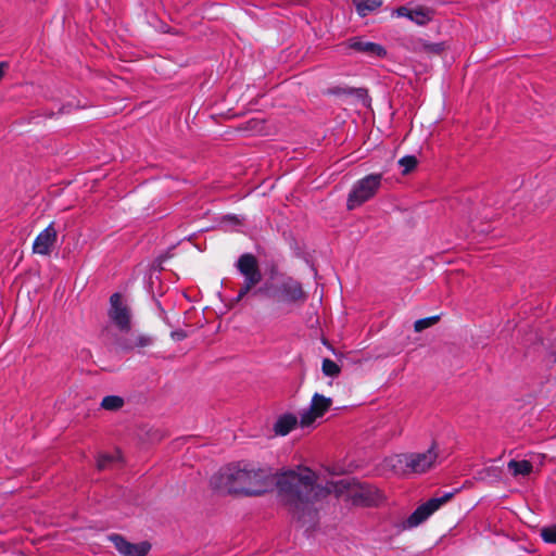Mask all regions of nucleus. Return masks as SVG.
Segmentation results:
<instances>
[{"instance_id":"nucleus-16","label":"nucleus","mask_w":556,"mask_h":556,"mask_svg":"<svg viewBox=\"0 0 556 556\" xmlns=\"http://www.w3.org/2000/svg\"><path fill=\"white\" fill-rule=\"evenodd\" d=\"M509 471H511L513 476H528L531 473L533 466L528 460H510L507 464Z\"/></svg>"},{"instance_id":"nucleus-3","label":"nucleus","mask_w":556,"mask_h":556,"mask_svg":"<svg viewBox=\"0 0 556 556\" xmlns=\"http://www.w3.org/2000/svg\"><path fill=\"white\" fill-rule=\"evenodd\" d=\"M257 293L274 301L271 315L275 318L293 313L307 300L302 283L283 274L273 275L257 289Z\"/></svg>"},{"instance_id":"nucleus-17","label":"nucleus","mask_w":556,"mask_h":556,"mask_svg":"<svg viewBox=\"0 0 556 556\" xmlns=\"http://www.w3.org/2000/svg\"><path fill=\"white\" fill-rule=\"evenodd\" d=\"M122 462V454L115 451L112 454H100L97 458V467L99 470L111 468L115 463Z\"/></svg>"},{"instance_id":"nucleus-19","label":"nucleus","mask_w":556,"mask_h":556,"mask_svg":"<svg viewBox=\"0 0 556 556\" xmlns=\"http://www.w3.org/2000/svg\"><path fill=\"white\" fill-rule=\"evenodd\" d=\"M101 353L98 355V365L103 370H113L117 367V362L109 363L106 359H114L117 353L114 350H99Z\"/></svg>"},{"instance_id":"nucleus-12","label":"nucleus","mask_w":556,"mask_h":556,"mask_svg":"<svg viewBox=\"0 0 556 556\" xmlns=\"http://www.w3.org/2000/svg\"><path fill=\"white\" fill-rule=\"evenodd\" d=\"M109 540L123 556H146L151 548L148 542L131 543L119 534H111Z\"/></svg>"},{"instance_id":"nucleus-2","label":"nucleus","mask_w":556,"mask_h":556,"mask_svg":"<svg viewBox=\"0 0 556 556\" xmlns=\"http://www.w3.org/2000/svg\"><path fill=\"white\" fill-rule=\"evenodd\" d=\"M269 469L250 464H232L212 476L211 488L220 494L258 496L273 485Z\"/></svg>"},{"instance_id":"nucleus-10","label":"nucleus","mask_w":556,"mask_h":556,"mask_svg":"<svg viewBox=\"0 0 556 556\" xmlns=\"http://www.w3.org/2000/svg\"><path fill=\"white\" fill-rule=\"evenodd\" d=\"M58 240V231L54 223H50L42 231L38 233L33 242V252L42 256L51 254Z\"/></svg>"},{"instance_id":"nucleus-27","label":"nucleus","mask_w":556,"mask_h":556,"mask_svg":"<svg viewBox=\"0 0 556 556\" xmlns=\"http://www.w3.org/2000/svg\"><path fill=\"white\" fill-rule=\"evenodd\" d=\"M7 66H8V64L5 62H0V79L3 77L4 70Z\"/></svg>"},{"instance_id":"nucleus-26","label":"nucleus","mask_w":556,"mask_h":556,"mask_svg":"<svg viewBox=\"0 0 556 556\" xmlns=\"http://www.w3.org/2000/svg\"><path fill=\"white\" fill-rule=\"evenodd\" d=\"M170 337L175 342H180L187 338V332L184 329H176L170 331Z\"/></svg>"},{"instance_id":"nucleus-22","label":"nucleus","mask_w":556,"mask_h":556,"mask_svg":"<svg viewBox=\"0 0 556 556\" xmlns=\"http://www.w3.org/2000/svg\"><path fill=\"white\" fill-rule=\"evenodd\" d=\"M522 344L528 345H545V339L542 333H539L538 330L531 329L529 332L525 334Z\"/></svg>"},{"instance_id":"nucleus-28","label":"nucleus","mask_w":556,"mask_h":556,"mask_svg":"<svg viewBox=\"0 0 556 556\" xmlns=\"http://www.w3.org/2000/svg\"><path fill=\"white\" fill-rule=\"evenodd\" d=\"M431 50L434 52H440L442 50V45L441 43L432 45Z\"/></svg>"},{"instance_id":"nucleus-23","label":"nucleus","mask_w":556,"mask_h":556,"mask_svg":"<svg viewBox=\"0 0 556 556\" xmlns=\"http://www.w3.org/2000/svg\"><path fill=\"white\" fill-rule=\"evenodd\" d=\"M439 320H440V316L439 315H434V316H430V317L418 319V320H416L414 323V330L416 332H421L425 329H428V328L434 326Z\"/></svg>"},{"instance_id":"nucleus-1","label":"nucleus","mask_w":556,"mask_h":556,"mask_svg":"<svg viewBox=\"0 0 556 556\" xmlns=\"http://www.w3.org/2000/svg\"><path fill=\"white\" fill-rule=\"evenodd\" d=\"M315 481V473L308 468L285 472L277 481L279 494L299 519L306 513L311 514L314 504L332 492L341 495L346 491L354 503L365 506L375 505L380 498L376 488L367 484L351 485L348 479L330 482L326 486L318 485Z\"/></svg>"},{"instance_id":"nucleus-11","label":"nucleus","mask_w":556,"mask_h":556,"mask_svg":"<svg viewBox=\"0 0 556 556\" xmlns=\"http://www.w3.org/2000/svg\"><path fill=\"white\" fill-rule=\"evenodd\" d=\"M344 45L346 48L352 49L356 52L363 53L370 58L383 59L387 55V50L383 46L367 41L364 37H352L348 39Z\"/></svg>"},{"instance_id":"nucleus-8","label":"nucleus","mask_w":556,"mask_h":556,"mask_svg":"<svg viewBox=\"0 0 556 556\" xmlns=\"http://www.w3.org/2000/svg\"><path fill=\"white\" fill-rule=\"evenodd\" d=\"M454 493H445L440 497L430 498L428 502L418 506L415 511L406 519V528H415L426 521L433 513H435L442 505L447 503Z\"/></svg>"},{"instance_id":"nucleus-9","label":"nucleus","mask_w":556,"mask_h":556,"mask_svg":"<svg viewBox=\"0 0 556 556\" xmlns=\"http://www.w3.org/2000/svg\"><path fill=\"white\" fill-rule=\"evenodd\" d=\"M332 399L327 397L323 394L315 393L312 397L308 408L304 409L300 414L301 427H308L313 422L323 417L325 413L331 407Z\"/></svg>"},{"instance_id":"nucleus-7","label":"nucleus","mask_w":556,"mask_h":556,"mask_svg":"<svg viewBox=\"0 0 556 556\" xmlns=\"http://www.w3.org/2000/svg\"><path fill=\"white\" fill-rule=\"evenodd\" d=\"M238 271L243 276L244 282L240 288L237 300H242L254 287L262 280V273L258 267L257 258L251 253L242 254L237 263Z\"/></svg>"},{"instance_id":"nucleus-18","label":"nucleus","mask_w":556,"mask_h":556,"mask_svg":"<svg viewBox=\"0 0 556 556\" xmlns=\"http://www.w3.org/2000/svg\"><path fill=\"white\" fill-rule=\"evenodd\" d=\"M125 405L124 397L119 395H106L102 399L100 407L109 412H117Z\"/></svg>"},{"instance_id":"nucleus-20","label":"nucleus","mask_w":556,"mask_h":556,"mask_svg":"<svg viewBox=\"0 0 556 556\" xmlns=\"http://www.w3.org/2000/svg\"><path fill=\"white\" fill-rule=\"evenodd\" d=\"M333 96H355L357 98H364L366 90L363 88H351V87H333L328 91Z\"/></svg>"},{"instance_id":"nucleus-14","label":"nucleus","mask_w":556,"mask_h":556,"mask_svg":"<svg viewBox=\"0 0 556 556\" xmlns=\"http://www.w3.org/2000/svg\"><path fill=\"white\" fill-rule=\"evenodd\" d=\"M298 425V418L293 414H283L274 424V432L277 435H287Z\"/></svg>"},{"instance_id":"nucleus-24","label":"nucleus","mask_w":556,"mask_h":556,"mask_svg":"<svg viewBox=\"0 0 556 556\" xmlns=\"http://www.w3.org/2000/svg\"><path fill=\"white\" fill-rule=\"evenodd\" d=\"M399 165L402 167L403 174H408L417 165V160L414 155H405L400 159Z\"/></svg>"},{"instance_id":"nucleus-4","label":"nucleus","mask_w":556,"mask_h":556,"mask_svg":"<svg viewBox=\"0 0 556 556\" xmlns=\"http://www.w3.org/2000/svg\"><path fill=\"white\" fill-rule=\"evenodd\" d=\"M109 323L122 334L134 338L135 348H147L156 343L152 336L135 331L134 313L129 300L119 292L111 294L106 311Z\"/></svg>"},{"instance_id":"nucleus-25","label":"nucleus","mask_w":556,"mask_h":556,"mask_svg":"<svg viewBox=\"0 0 556 556\" xmlns=\"http://www.w3.org/2000/svg\"><path fill=\"white\" fill-rule=\"evenodd\" d=\"M541 535L545 542L556 543V526L542 529Z\"/></svg>"},{"instance_id":"nucleus-15","label":"nucleus","mask_w":556,"mask_h":556,"mask_svg":"<svg viewBox=\"0 0 556 556\" xmlns=\"http://www.w3.org/2000/svg\"><path fill=\"white\" fill-rule=\"evenodd\" d=\"M359 16L365 17L382 5V0H352Z\"/></svg>"},{"instance_id":"nucleus-13","label":"nucleus","mask_w":556,"mask_h":556,"mask_svg":"<svg viewBox=\"0 0 556 556\" xmlns=\"http://www.w3.org/2000/svg\"><path fill=\"white\" fill-rule=\"evenodd\" d=\"M399 17H405L419 26L428 24L432 20V11L424 7H400L394 11Z\"/></svg>"},{"instance_id":"nucleus-29","label":"nucleus","mask_w":556,"mask_h":556,"mask_svg":"<svg viewBox=\"0 0 556 556\" xmlns=\"http://www.w3.org/2000/svg\"><path fill=\"white\" fill-rule=\"evenodd\" d=\"M70 111H71V110H70V109H67L66 106H63V108H62V110H61V112H62V113H68Z\"/></svg>"},{"instance_id":"nucleus-6","label":"nucleus","mask_w":556,"mask_h":556,"mask_svg":"<svg viewBox=\"0 0 556 556\" xmlns=\"http://www.w3.org/2000/svg\"><path fill=\"white\" fill-rule=\"evenodd\" d=\"M382 174H369L357 180L348 197L346 206L354 210L370 200L381 186Z\"/></svg>"},{"instance_id":"nucleus-5","label":"nucleus","mask_w":556,"mask_h":556,"mask_svg":"<svg viewBox=\"0 0 556 556\" xmlns=\"http://www.w3.org/2000/svg\"><path fill=\"white\" fill-rule=\"evenodd\" d=\"M439 459L440 448L433 442L427 451L395 455L389 459V464L396 472L421 475L433 469Z\"/></svg>"},{"instance_id":"nucleus-21","label":"nucleus","mask_w":556,"mask_h":556,"mask_svg":"<svg viewBox=\"0 0 556 556\" xmlns=\"http://www.w3.org/2000/svg\"><path fill=\"white\" fill-rule=\"evenodd\" d=\"M342 367V362H336L330 358H324L321 364V370L325 376L337 377L339 376Z\"/></svg>"}]
</instances>
